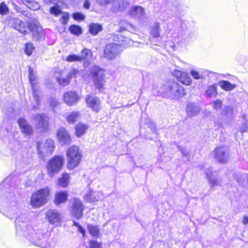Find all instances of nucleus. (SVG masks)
I'll return each instance as SVG.
<instances>
[{
    "mask_svg": "<svg viewBox=\"0 0 248 248\" xmlns=\"http://www.w3.org/2000/svg\"><path fill=\"white\" fill-rule=\"evenodd\" d=\"M130 14L135 18H141L144 16L145 13L142 7L140 6H136L131 8Z\"/></svg>",
    "mask_w": 248,
    "mask_h": 248,
    "instance_id": "obj_27",
    "label": "nucleus"
},
{
    "mask_svg": "<svg viewBox=\"0 0 248 248\" xmlns=\"http://www.w3.org/2000/svg\"><path fill=\"white\" fill-rule=\"evenodd\" d=\"M19 211L18 203L15 200L11 201L3 209L4 215L11 219L16 218Z\"/></svg>",
    "mask_w": 248,
    "mask_h": 248,
    "instance_id": "obj_13",
    "label": "nucleus"
},
{
    "mask_svg": "<svg viewBox=\"0 0 248 248\" xmlns=\"http://www.w3.org/2000/svg\"><path fill=\"white\" fill-rule=\"evenodd\" d=\"M68 198V193L66 191H61L57 192L55 195L54 203L56 205H59L65 202Z\"/></svg>",
    "mask_w": 248,
    "mask_h": 248,
    "instance_id": "obj_24",
    "label": "nucleus"
},
{
    "mask_svg": "<svg viewBox=\"0 0 248 248\" xmlns=\"http://www.w3.org/2000/svg\"><path fill=\"white\" fill-rule=\"evenodd\" d=\"M54 141L51 139L46 140L44 143H37L38 154L41 155L51 154L54 150Z\"/></svg>",
    "mask_w": 248,
    "mask_h": 248,
    "instance_id": "obj_15",
    "label": "nucleus"
},
{
    "mask_svg": "<svg viewBox=\"0 0 248 248\" xmlns=\"http://www.w3.org/2000/svg\"><path fill=\"white\" fill-rule=\"evenodd\" d=\"M217 87L216 84L208 86L205 92V95L208 97L216 96L217 94Z\"/></svg>",
    "mask_w": 248,
    "mask_h": 248,
    "instance_id": "obj_32",
    "label": "nucleus"
},
{
    "mask_svg": "<svg viewBox=\"0 0 248 248\" xmlns=\"http://www.w3.org/2000/svg\"><path fill=\"white\" fill-rule=\"evenodd\" d=\"M66 61L69 62H81V57L79 55H77L76 54H71L67 56L66 59Z\"/></svg>",
    "mask_w": 248,
    "mask_h": 248,
    "instance_id": "obj_39",
    "label": "nucleus"
},
{
    "mask_svg": "<svg viewBox=\"0 0 248 248\" xmlns=\"http://www.w3.org/2000/svg\"><path fill=\"white\" fill-rule=\"evenodd\" d=\"M88 126L83 124L79 123L76 126V134L78 137H80L85 133L88 129Z\"/></svg>",
    "mask_w": 248,
    "mask_h": 248,
    "instance_id": "obj_33",
    "label": "nucleus"
},
{
    "mask_svg": "<svg viewBox=\"0 0 248 248\" xmlns=\"http://www.w3.org/2000/svg\"><path fill=\"white\" fill-rule=\"evenodd\" d=\"M84 199L87 202H92L93 201L92 191L90 190L88 193L86 194L84 196Z\"/></svg>",
    "mask_w": 248,
    "mask_h": 248,
    "instance_id": "obj_52",
    "label": "nucleus"
},
{
    "mask_svg": "<svg viewBox=\"0 0 248 248\" xmlns=\"http://www.w3.org/2000/svg\"><path fill=\"white\" fill-rule=\"evenodd\" d=\"M76 71H77L76 70L74 69L72 72H70L66 77L61 76L58 78L57 81L60 85L62 86H65L68 85L70 82L72 75L75 74Z\"/></svg>",
    "mask_w": 248,
    "mask_h": 248,
    "instance_id": "obj_29",
    "label": "nucleus"
},
{
    "mask_svg": "<svg viewBox=\"0 0 248 248\" xmlns=\"http://www.w3.org/2000/svg\"><path fill=\"white\" fill-rule=\"evenodd\" d=\"M102 244L94 240V248H102Z\"/></svg>",
    "mask_w": 248,
    "mask_h": 248,
    "instance_id": "obj_56",
    "label": "nucleus"
},
{
    "mask_svg": "<svg viewBox=\"0 0 248 248\" xmlns=\"http://www.w3.org/2000/svg\"><path fill=\"white\" fill-rule=\"evenodd\" d=\"M69 30L71 33L76 36L80 35L82 32L81 27L76 25L70 26Z\"/></svg>",
    "mask_w": 248,
    "mask_h": 248,
    "instance_id": "obj_36",
    "label": "nucleus"
},
{
    "mask_svg": "<svg viewBox=\"0 0 248 248\" xmlns=\"http://www.w3.org/2000/svg\"><path fill=\"white\" fill-rule=\"evenodd\" d=\"M67 159V167L70 170L77 167L81 161V154L78 146L73 145L66 152Z\"/></svg>",
    "mask_w": 248,
    "mask_h": 248,
    "instance_id": "obj_6",
    "label": "nucleus"
},
{
    "mask_svg": "<svg viewBox=\"0 0 248 248\" xmlns=\"http://www.w3.org/2000/svg\"><path fill=\"white\" fill-rule=\"evenodd\" d=\"M73 225L78 228V231L82 234L83 237H85V231L83 229L82 226L76 221L73 222Z\"/></svg>",
    "mask_w": 248,
    "mask_h": 248,
    "instance_id": "obj_50",
    "label": "nucleus"
},
{
    "mask_svg": "<svg viewBox=\"0 0 248 248\" xmlns=\"http://www.w3.org/2000/svg\"><path fill=\"white\" fill-rule=\"evenodd\" d=\"M205 172L211 188H214L218 185V178L217 175L215 174L216 172H213L212 168L205 170Z\"/></svg>",
    "mask_w": 248,
    "mask_h": 248,
    "instance_id": "obj_22",
    "label": "nucleus"
},
{
    "mask_svg": "<svg viewBox=\"0 0 248 248\" xmlns=\"http://www.w3.org/2000/svg\"><path fill=\"white\" fill-rule=\"evenodd\" d=\"M44 2L46 4H49L51 3H54L55 4L53 6L50 7L49 10V12L51 15H52L55 16H57L61 15V14L62 12V11L61 7L58 5L55 4L54 1L55 0H43Z\"/></svg>",
    "mask_w": 248,
    "mask_h": 248,
    "instance_id": "obj_28",
    "label": "nucleus"
},
{
    "mask_svg": "<svg viewBox=\"0 0 248 248\" xmlns=\"http://www.w3.org/2000/svg\"><path fill=\"white\" fill-rule=\"evenodd\" d=\"M241 118L243 119L242 124L239 127L240 131L243 133L248 129V120L246 119V115L243 113Z\"/></svg>",
    "mask_w": 248,
    "mask_h": 248,
    "instance_id": "obj_35",
    "label": "nucleus"
},
{
    "mask_svg": "<svg viewBox=\"0 0 248 248\" xmlns=\"http://www.w3.org/2000/svg\"><path fill=\"white\" fill-rule=\"evenodd\" d=\"M17 122L21 132L25 136L30 137L32 134L33 130L32 126L27 120L23 118H20Z\"/></svg>",
    "mask_w": 248,
    "mask_h": 248,
    "instance_id": "obj_18",
    "label": "nucleus"
},
{
    "mask_svg": "<svg viewBox=\"0 0 248 248\" xmlns=\"http://www.w3.org/2000/svg\"><path fill=\"white\" fill-rule=\"evenodd\" d=\"M12 27L22 34H26L29 31L31 32L35 40H41L44 38V31L37 22H24L19 19L14 18Z\"/></svg>",
    "mask_w": 248,
    "mask_h": 248,
    "instance_id": "obj_3",
    "label": "nucleus"
},
{
    "mask_svg": "<svg viewBox=\"0 0 248 248\" xmlns=\"http://www.w3.org/2000/svg\"><path fill=\"white\" fill-rule=\"evenodd\" d=\"M127 41L129 42V44L132 42L128 38H125L122 40V42L119 41L117 44L113 43L107 45L104 49V58L108 60L114 59L119 54L121 46H124L125 45L124 42Z\"/></svg>",
    "mask_w": 248,
    "mask_h": 248,
    "instance_id": "obj_7",
    "label": "nucleus"
},
{
    "mask_svg": "<svg viewBox=\"0 0 248 248\" xmlns=\"http://www.w3.org/2000/svg\"><path fill=\"white\" fill-rule=\"evenodd\" d=\"M78 112L77 111L72 112L71 114H70L67 117V121L69 123H75L78 119Z\"/></svg>",
    "mask_w": 248,
    "mask_h": 248,
    "instance_id": "obj_40",
    "label": "nucleus"
},
{
    "mask_svg": "<svg viewBox=\"0 0 248 248\" xmlns=\"http://www.w3.org/2000/svg\"><path fill=\"white\" fill-rule=\"evenodd\" d=\"M211 73V71H210L207 69H204L201 72V74L202 75L204 74L205 76H208Z\"/></svg>",
    "mask_w": 248,
    "mask_h": 248,
    "instance_id": "obj_59",
    "label": "nucleus"
},
{
    "mask_svg": "<svg viewBox=\"0 0 248 248\" xmlns=\"http://www.w3.org/2000/svg\"><path fill=\"white\" fill-rule=\"evenodd\" d=\"M83 206L81 201L77 198L71 200V205L69 208L71 216L77 219H80L83 215Z\"/></svg>",
    "mask_w": 248,
    "mask_h": 248,
    "instance_id": "obj_10",
    "label": "nucleus"
},
{
    "mask_svg": "<svg viewBox=\"0 0 248 248\" xmlns=\"http://www.w3.org/2000/svg\"><path fill=\"white\" fill-rule=\"evenodd\" d=\"M79 56L81 57V61L84 60V67H87L89 64V59H91L92 56V52L91 50L86 48H83L81 51V55Z\"/></svg>",
    "mask_w": 248,
    "mask_h": 248,
    "instance_id": "obj_25",
    "label": "nucleus"
},
{
    "mask_svg": "<svg viewBox=\"0 0 248 248\" xmlns=\"http://www.w3.org/2000/svg\"><path fill=\"white\" fill-rule=\"evenodd\" d=\"M94 111L98 112L101 108V102L99 98L94 97Z\"/></svg>",
    "mask_w": 248,
    "mask_h": 248,
    "instance_id": "obj_43",
    "label": "nucleus"
},
{
    "mask_svg": "<svg viewBox=\"0 0 248 248\" xmlns=\"http://www.w3.org/2000/svg\"><path fill=\"white\" fill-rule=\"evenodd\" d=\"M190 74L194 79L197 80L202 79L203 78L201 73L193 69L190 71Z\"/></svg>",
    "mask_w": 248,
    "mask_h": 248,
    "instance_id": "obj_44",
    "label": "nucleus"
},
{
    "mask_svg": "<svg viewBox=\"0 0 248 248\" xmlns=\"http://www.w3.org/2000/svg\"><path fill=\"white\" fill-rule=\"evenodd\" d=\"M34 49L35 47L32 43L28 42L25 44L24 51L28 56H31Z\"/></svg>",
    "mask_w": 248,
    "mask_h": 248,
    "instance_id": "obj_37",
    "label": "nucleus"
},
{
    "mask_svg": "<svg viewBox=\"0 0 248 248\" xmlns=\"http://www.w3.org/2000/svg\"><path fill=\"white\" fill-rule=\"evenodd\" d=\"M113 0H96L97 2L102 5H107L112 2Z\"/></svg>",
    "mask_w": 248,
    "mask_h": 248,
    "instance_id": "obj_53",
    "label": "nucleus"
},
{
    "mask_svg": "<svg viewBox=\"0 0 248 248\" xmlns=\"http://www.w3.org/2000/svg\"><path fill=\"white\" fill-rule=\"evenodd\" d=\"M57 137L59 142L62 145L69 144L71 140L69 133L63 127H61L59 129Z\"/></svg>",
    "mask_w": 248,
    "mask_h": 248,
    "instance_id": "obj_19",
    "label": "nucleus"
},
{
    "mask_svg": "<svg viewBox=\"0 0 248 248\" xmlns=\"http://www.w3.org/2000/svg\"><path fill=\"white\" fill-rule=\"evenodd\" d=\"M89 248H93V241L92 240H90L89 242Z\"/></svg>",
    "mask_w": 248,
    "mask_h": 248,
    "instance_id": "obj_63",
    "label": "nucleus"
},
{
    "mask_svg": "<svg viewBox=\"0 0 248 248\" xmlns=\"http://www.w3.org/2000/svg\"><path fill=\"white\" fill-rule=\"evenodd\" d=\"M9 11V8L6 4L1 2L0 4V14L1 15H6Z\"/></svg>",
    "mask_w": 248,
    "mask_h": 248,
    "instance_id": "obj_46",
    "label": "nucleus"
},
{
    "mask_svg": "<svg viewBox=\"0 0 248 248\" xmlns=\"http://www.w3.org/2000/svg\"><path fill=\"white\" fill-rule=\"evenodd\" d=\"M29 79L33 92V97L37 105H38L39 104L40 99L39 96V88L37 85V79L35 76V75L33 73V69L31 67H29Z\"/></svg>",
    "mask_w": 248,
    "mask_h": 248,
    "instance_id": "obj_12",
    "label": "nucleus"
},
{
    "mask_svg": "<svg viewBox=\"0 0 248 248\" xmlns=\"http://www.w3.org/2000/svg\"><path fill=\"white\" fill-rule=\"evenodd\" d=\"M100 231L97 226H94V238L99 236Z\"/></svg>",
    "mask_w": 248,
    "mask_h": 248,
    "instance_id": "obj_55",
    "label": "nucleus"
},
{
    "mask_svg": "<svg viewBox=\"0 0 248 248\" xmlns=\"http://www.w3.org/2000/svg\"><path fill=\"white\" fill-rule=\"evenodd\" d=\"M50 194L47 187L42 188L32 194L30 201V204L34 208L39 207L45 204L47 201V198Z\"/></svg>",
    "mask_w": 248,
    "mask_h": 248,
    "instance_id": "obj_8",
    "label": "nucleus"
},
{
    "mask_svg": "<svg viewBox=\"0 0 248 248\" xmlns=\"http://www.w3.org/2000/svg\"><path fill=\"white\" fill-rule=\"evenodd\" d=\"M213 108L216 110H218L220 109L222 107V102L219 100L217 99L213 102Z\"/></svg>",
    "mask_w": 248,
    "mask_h": 248,
    "instance_id": "obj_49",
    "label": "nucleus"
},
{
    "mask_svg": "<svg viewBox=\"0 0 248 248\" xmlns=\"http://www.w3.org/2000/svg\"><path fill=\"white\" fill-rule=\"evenodd\" d=\"M105 70L97 65H94V94L102 93L105 91Z\"/></svg>",
    "mask_w": 248,
    "mask_h": 248,
    "instance_id": "obj_4",
    "label": "nucleus"
},
{
    "mask_svg": "<svg viewBox=\"0 0 248 248\" xmlns=\"http://www.w3.org/2000/svg\"><path fill=\"white\" fill-rule=\"evenodd\" d=\"M219 86L224 91H230L233 90L236 85L231 83L227 80H222L218 82Z\"/></svg>",
    "mask_w": 248,
    "mask_h": 248,
    "instance_id": "obj_31",
    "label": "nucleus"
},
{
    "mask_svg": "<svg viewBox=\"0 0 248 248\" xmlns=\"http://www.w3.org/2000/svg\"><path fill=\"white\" fill-rule=\"evenodd\" d=\"M103 30L102 25L100 24L94 23V36L97 34L98 33Z\"/></svg>",
    "mask_w": 248,
    "mask_h": 248,
    "instance_id": "obj_51",
    "label": "nucleus"
},
{
    "mask_svg": "<svg viewBox=\"0 0 248 248\" xmlns=\"http://www.w3.org/2000/svg\"><path fill=\"white\" fill-rule=\"evenodd\" d=\"M160 28L159 23L155 22L150 27V34L155 38L160 37Z\"/></svg>",
    "mask_w": 248,
    "mask_h": 248,
    "instance_id": "obj_30",
    "label": "nucleus"
},
{
    "mask_svg": "<svg viewBox=\"0 0 248 248\" xmlns=\"http://www.w3.org/2000/svg\"><path fill=\"white\" fill-rule=\"evenodd\" d=\"M215 158L221 163H226L229 158L228 148L225 146L217 147L213 151Z\"/></svg>",
    "mask_w": 248,
    "mask_h": 248,
    "instance_id": "obj_11",
    "label": "nucleus"
},
{
    "mask_svg": "<svg viewBox=\"0 0 248 248\" xmlns=\"http://www.w3.org/2000/svg\"><path fill=\"white\" fill-rule=\"evenodd\" d=\"M129 27H131V25L129 24H127L124 27H120V29H121V31L122 30H127Z\"/></svg>",
    "mask_w": 248,
    "mask_h": 248,
    "instance_id": "obj_58",
    "label": "nucleus"
},
{
    "mask_svg": "<svg viewBox=\"0 0 248 248\" xmlns=\"http://www.w3.org/2000/svg\"><path fill=\"white\" fill-rule=\"evenodd\" d=\"M86 102L88 107L93 108V95L92 93L89 94L85 98Z\"/></svg>",
    "mask_w": 248,
    "mask_h": 248,
    "instance_id": "obj_45",
    "label": "nucleus"
},
{
    "mask_svg": "<svg viewBox=\"0 0 248 248\" xmlns=\"http://www.w3.org/2000/svg\"><path fill=\"white\" fill-rule=\"evenodd\" d=\"M89 31L91 34H93V23H91L90 25Z\"/></svg>",
    "mask_w": 248,
    "mask_h": 248,
    "instance_id": "obj_62",
    "label": "nucleus"
},
{
    "mask_svg": "<svg viewBox=\"0 0 248 248\" xmlns=\"http://www.w3.org/2000/svg\"><path fill=\"white\" fill-rule=\"evenodd\" d=\"M129 5V3L127 1L124 0H117L116 3H114L112 5L113 11L117 13L118 11H123Z\"/></svg>",
    "mask_w": 248,
    "mask_h": 248,
    "instance_id": "obj_26",
    "label": "nucleus"
},
{
    "mask_svg": "<svg viewBox=\"0 0 248 248\" xmlns=\"http://www.w3.org/2000/svg\"><path fill=\"white\" fill-rule=\"evenodd\" d=\"M72 16L76 20H83L85 18L84 16L82 13L79 12L74 13Z\"/></svg>",
    "mask_w": 248,
    "mask_h": 248,
    "instance_id": "obj_48",
    "label": "nucleus"
},
{
    "mask_svg": "<svg viewBox=\"0 0 248 248\" xmlns=\"http://www.w3.org/2000/svg\"><path fill=\"white\" fill-rule=\"evenodd\" d=\"M46 217L48 222L54 226H60L62 218V214L54 209L49 210L46 212Z\"/></svg>",
    "mask_w": 248,
    "mask_h": 248,
    "instance_id": "obj_14",
    "label": "nucleus"
},
{
    "mask_svg": "<svg viewBox=\"0 0 248 248\" xmlns=\"http://www.w3.org/2000/svg\"><path fill=\"white\" fill-rule=\"evenodd\" d=\"M61 15L62 16L60 19V23L62 25H66L69 21V14L65 12H62Z\"/></svg>",
    "mask_w": 248,
    "mask_h": 248,
    "instance_id": "obj_41",
    "label": "nucleus"
},
{
    "mask_svg": "<svg viewBox=\"0 0 248 248\" xmlns=\"http://www.w3.org/2000/svg\"><path fill=\"white\" fill-rule=\"evenodd\" d=\"M145 123L148 124V126L151 128V130L153 131V132H156L155 124L154 123L152 122L150 119H146Z\"/></svg>",
    "mask_w": 248,
    "mask_h": 248,
    "instance_id": "obj_47",
    "label": "nucleus"
},
{
    "mask_svg": "<svg viewBox=\"0 0 248 248\" xmlns=\"http://www.w3.org/2000/svg\"><path fill=\"white\" fill-rule=\"evenodd\" d=\"M63 97L64 102L69 106L75 105L80 98L77 93L73 91L65 93Z\"/></svg>",
    "mask_w": 248,
    "mask_h": 248,
    "instance_id": "obj_20",
    "label": "nucleus"
},
{
    "mask_svg": "<svg viewBox=\"0 0 248 248\" xmlns=\"http://www.w3.org/2000/svg\"><path fill=\"white\" fill-rule=\"evenodd\" d=\"M33 120L37 128L45 129L48 124V118L45 114L36 113L33 115Z\"/></svg>",
    "mask_w": 248,
    "mask_h": 248,
    "instance_id": "obj_16",
    "label": "nucleus"
},
{
    "mask_svg": "<svg viewBox=\"0 0 248 248\" xmlns=\"http://www.w3.org/2000/svg\"><path fill=\"white\" fill-rule=\"evenodd\" d=\"M90 74H91V75H93V72L92 71H91L90 72Z\"/></svg>",
    "mask_w": 248,
    "mask_h": 248,
    "instance_id": "obj_64",
    "label": "nucleus"
},
{
    "mask_svg": "<svg viewBox=\"0 0 248 248\" xmlns=\"http://www.w3.org/2000/svg\"><path fill=\"white\" fill-rule=\"evenodd\" d=\"M64 157L61 155H56L51 158L46 164L48 175L52 177L58 173L63 165Z\"/></svg>",
    "mask_w": 248,
    "mask_h": 248,
    "instance_id": "obj_9",
    "label": "nucleus"
},
{
    "mask_svg": "<svg viewBox=\"0 0 248 248\" xmlns=\"http://www.w3.org/2000/svg\"><path fill=\"white\" fill-rule=\"evenodd\" d=\"M172 74L183 84L189 85L192 82V79L188 74L179 70V69H174L172 71Z\"/></svg>",
    "mask_w": 248,
    "mask_h": 248,
    "instance_id": "obj_17",
    "label": "nucleus"
},
{
    "mask_svg": "<svg viewBox=\"0 0 248 248\" xmlns=\"http://www.w3.org/2000/svg\"><path fill=\"white\" fill-rule=\"evenodd\" d=\"M88 230L89 233L93 235V227L92 226H88Z\"/></svg>",
    "mask_w": 248,
    "mask_h": 248,
    "instance_id": "obj_61",
    "label": "nucleus"
},
{
    "mask_svg": "<svg viewBox=\"0 0 248 248\" xmlns=\"http://www.w3.org/2000/svg\"><path fill=\"white\" fill-rule=\"evenodd\" d=\"M90 3L88 0H86L84 3V7L85 9H88L89 8Z\"/></svg>",
    "mask_w": 248,
    "mask_h": 248,
    "instance_id": "obj_60",
    "label": "nucleus"
},
{
    "mask_svg": "<svg viewBox=\"0 0 248 248\" xmlns=\"http://www.w3.org/2000/svg\"><path fill=\"white\" fill-rule=\"evenodd\" d=\"M69 176L67 173H63L62 178L59 179L58 184L62 187H66L69 184Z\"/></svg>",
    "mask_w": 248,
    "mask_h": 248,
    "instance_id": "obj_34",
    "label": "nucleus"
},
{
    "mask_svg": "<svg viewBox=\"0 0 248 248\" xmlns=\"http://www.w3.org/2000/svg\"><path fill=\"white\" fill-rule=\"evenodd\" d=\"M177 148L183 155L186 157L187 160H188L190 156L189 150L185 146L178 145Z\"/></svg>",
    "mask_w": 248,
    "mask_h": 248,
    "instance_id": "obj_42",
    "label": "nucleus"
},
{
    "mask_svg": "<svg viewBox=\"0 0 248 248\" xmlns=\"http://www.w3.org/2000/svg\"><path fill=\"white\" fill-rule=\"evenodd\" d=\"M233 108L230 106H225L221 112L222 115L229 117L232 116L233 115Z\"/></svg>",
    "mask_w": 248,
    "mask_h": 248,
    "instance_id": "obj_38",
    "label": "nucleus"
},
{
    "mask_svg": "<svg viewBox=\"0 0 248 248\" xmlns=\"http://www.w3.org/2000/svg\"><path fill=\"white\" fill-rule=\"evenodd\" d=\"M242 223L244 225L248 224V216H244L242 220Z\"/></svg>",
    "mask_w": 248,
    "mask_h": 248,
    "instance_id": "obj_57",
    "label": "nucleus"
},
{
    "mask_svg": "<svg viewBox=\"0 0 248 248\" xmlns=\"http://www.w3.org/2000/svg\"><path fill=\"white\" fill-rule=\"evenodd\" d=\"M50 105L53 108L55 107L58 104V101L57 99L55 98H51L49 100Z\"/></svg>",
    "mask_w": 248,
    "mask_h": 248,
    "instance_id": "obj_54",
    "label": "nucleus"
},
{
    "mask_svg": "<svg viewBox=\"0 0 248 248\" xmlns=\"http://www.w3.org/2000/svg\"><path fill=\"white\" fill-rule=\"evenodd\" d=\"M29 219L25 216H21L16 220V227L17 231L23 232L27 239L31 243L42 248H54L53 242H47L46 237L41 233L35 232L32 228H28Z\"/></svg>",
    "mask_w": 248,
    "mask_h": 248,
    "instance_id": "obj_1",
    "label": "nucleus"
},
{
    "mask_svg": "<svg viewBox=\"0 0 248 248\" xmlns=\"http://www.w3.org/2000/svg\"><path fill=\"white\" fill-rule=\"evenodd\" d=\"M201 108L196 103L190 102L187 104L186 111L187 115L192 117L197 115L201 111Z\"/></svg>",
    "mask_w": 248,
    "mask_h": 248,
    "instance_id": "obj_23",
    "label": "nucleus"
},
{
    "mask_svg": "<svg viewBox=\"0 0 248 248\" xmlns=\"http://www.w3.org/2000/svg\"><path fill=\"white\" fill-rule=\"evenodd\" d=\"M152 93L154 95L177 99L184 96L186 91L184 87L173 80L155 82L152 86Z\"/></svg>",
    "mask_w": 248,
    "mask_h": 248,
    "instance_id": "obj_2",
    "label": "nucleus"
},
{
    "mask_svg": "<svg viewBox=\"0 0 248 248\" xmlns=\"http://www.w3.org/2000/svg\"><path fill=\"white\" fill-rule=\"evenodd\" d=\"M181 29L184 31L185 34L183 32H179L178 37H181V39L185 42H189L195 39L197 37V32L193 27V23L189 22L186 20H181Z\"/></svg>",
    "mask_w": 248,
    "mask_h": 248,
    "instance_id": "obj_5",
    "label": "nucleus"
},
{
    "mask_svg": "<svg viewBox=\"0 0 248 248\" xmlns=\"http://www.w3.org/2000/svg\"><path fill=\"white\" fill-rule=\"evenodd\" d=\"M179 14L178 8L175 5H171L165 11L162 13L163 20L164 21L168 20L174 16H177Z\"/></svg>",
    "mask_w": 248,
    "mask_h": 248,
    "instance_id": "obj_21",
    "label": "nucleus"
}]
</instances>
